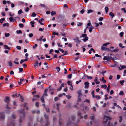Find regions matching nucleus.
<instances>
[{"instance_id":"nucleus-1","label":"nucleus","mask_w":126,"mask_h":126,"mask_svg":"<svg viewBox=\"0 0 126 126\" xmlns=\"http://www.w3.org/2000/svg\"><path fill=\"white\" fill-rule=\"evenodd\" d=\"M88 26L86 27L84 29V32H86L88 30H89V32H92V30L94 29V27L91 24V22L90 21H88V23L87 24Z\"/></svg>"},{"instance_id":"nucleus-2","label":"nucleus","mask_w":126,"mask_h":126,"mask_svg":"<svg viewBox=\"0 0 126 126\" xmlns=\"http://www.w3.org/2000/svg\"><path fill=\"white\" fill-rule=\"evenodd\" d=\"M111 118L110 117H108L105 115H104V121L103 123H106L107 122L108 120H110Z\"/></svg>"},{"instance_id":"nucleus-3","label":"nucleus","mask_w":126,"mask_h":126,"mask_svg":"<svg viewBox=\"0 0 126 126\" xmlns=\"http://www.w3.org/2000/svg\"><path fill=\"white\" fill-rule=\"evenodd\" d=\"M4 118L5 115L3 112H0V121L3 120Z\"/></svg>"},{"instance_id":"nucleus-4","label":"nucleus","mask_w":126,"mask_h":126,"mask_svg":"<svg viewBox=\"0 0 126 126\" xmlns=\"http://www.w3.org/2000/svg\"><path fill=\"white\" fill-rule=\"evenodd\" d=\"M112 58L111 57H109L108 56H104L103 59L104 60H107V61H109L110 59H112Z\"/></svg>"},{"instance_id":"nucleus-5","label":"nucleus","mask_w":126,"mask_h":126,"mask_svg":"<svg viewBox=\"0 0 126 126\" xmlns=\"http://www.w3.org/2000/svg\"><path fill=\"white\" fill-rule=\"evenodd\" d=\"M84 84L85 85L84 86V88H85L87 89L89 88V83L87 82H85L84 83Z\"/></svg>"},{"instance_id":"nucleus-6","label":"nucleus","mask_w":126,"mask_h":126,"mask_svg":"<svg viewBox=\"0 0 126 126\" xmlns=\"http://www.w3.org/2000/svg\"><path fill=\"white\" fill-rule=\"evenodd\" d=\"M18 60V59L17 58H15V60L14 61L13 63L15 64H19V63L17 61Z\"/></svg>"},{"instance_id":"nucleus-7","label":"nucleus","mask_w":126,"mask_h":126,"mask_svg":"<svg viewBox=\"0 0 126 126\" xmlns=\"http://www.w3.org/2000/svg\"><path fill=\"white\" fill-rule=\"evenodd\" d=\"M8 65L10 67H12V66L13 63L12 62L10 61H9L8 62Z\"/></svg>"},{"instance_id":"nucleus-8","label":"nucleus","mask_w":126,"mask_h":126,"mask_svg":"<svg viewBox=\"0 0 126 126\" xmlns=\"http://www.w3.org/2000/svg\"><path fill=\"white\" fill-rule=\"evenodd\" d=\"M101 49L102 50H108V49L106 48L105 47L103 46V45L101 46Z\"/></svg>"},{"instance_id":"nucleus-9","label":"nucleus","mask_w":126,"mask_h":126,"mask_svg":"<svg viewBox=\"0 0 126 126\" xmlns=\"http://www.w3.org/2000/svg\"><path fill=\"white\" fill-rule=\"evenodd\" d=\"M120 66L121 67V68H120L119 67V68L120 70H121L123 69H125L126 68V66L125 65H120Z\"/></svg>"},{"instance_id":"nucleus-10","label":"nucleus","mask_w":126,"mask_h":126,"mask_svg":"<svg viewBox=\"0 0 126 126\" xmlns=\"http://www.w3.org/2000/svg\"><path fill=\"white\" fill-rule=\"evenodd\" d=\"M20 95V94H13L12 95V96L13 97H18Z\"/></svg>"},{"instance_id":"nucleus-11","label":"nucleus","mask_w":126,"mask_h":126,"mask_svg":"<svg viewBox=\"0 0 126 126\" xmlns=\"http://www.w3.org/2000/svg\"><path fill=\"white\" fill-rule=\"evenodd\" d=\"M9 20L10 22H12V21H15V19H14V18L13 17H11L9 18Z\"/></svg>"},{"instance_id":"nucleus-12","label":"nucleus","mask_w":126,"mask_h":126,"mask_svg":"<svg viewBox=\"0 0 126 126\" xmlns=\"http://www.w3.org/2000/svg\"><path fill=\"white\" fill-rule=\"evenodd\" d=\"M9 101V97H6L4 100V101L5 102L8 103Z\"/></svg>"},{"instance_id":"nucleus-13","label":"nucleus","mask_w":126,"mask_h":126,"mask_svg":"<svg viewBox=\"0 0 126 126\" xmlns=\"http://www.w3.org/2000/svg\"><path fill=\"white\" fill-rule=\"evenodd\" d=\"M76 39H75L76 40L75 42L77 43H79L81 42V41L79 40V37H77L76 38Z\"/></svg>"},{"instance_id":"nucleus-14","label":"nucleus","mask_w":126,"mask_h":126,"mask_svg":"<svg viewBox=\"0 0 126 126\" xmlns=\"http://www.w3.org/2000/svg\"><path fill=\"white\" fill-rule=\"evenodd\" d=\"M109 15L111 16L112 18H113L114 16V14L111 12L110 13Z\"/></svg>"},{"instance_id":"nucleus-15","label":"nucleus","mask_w":126,"mask_h":126,"mask_svg":"<svg viewBox=\"0 0 126 126\" xmlns=\"http://www.w3.org/2000/svg\"><path fill=\"white\" fill-rule=\"evenodd\" d=\"M44 20V19L43 18H42L41 20H39V22L41 25H44L43 23H42L41 22H42V21Z\"/></svg>"},{"instance_id":"nucleus-16","label":"nucleus","mask_w":126,"mask_h":126,"mask_svg":"<svg viewBox=\"0 0 126 126\" xmlns=\"http://www.w3.org/2000/svg\"><path fill=\"white\" fill-rule=\"evenodd\" d=\"M84 76L87 77V79H93V77L91 76H89L87 75H85Z\"/></svg>"},{"instance_id":"nucleus-17","label":"nucleus","mask_w":126,"mask_h":126,"mask_svg":"<svg viewBox=\"0 0 126 126\" xmlns=\"http://www.w3.org/2000/svg\"><path fill=\"white\" fill-rule=\"evenodd\" d=\"M44 96H43L41 98V101L43 102L44 103L45 102L44 99Z\"/></svg>"},{"instance_id":"nucleus-18","label":"nucleus","mask_w":126,"mask_h":126,"mask_svg":"<svg viewBox=\"0 0 126 126\" xmlns=\"http://www.w3.org/2000/svg\"><path fill=\"white\" fill-rule=\"evenodd\" d=\"M118 48H117L116 49L113 50H111L110 51L111 52H116L118 51Z\"/></svg>"},{"instance_id":"nucleus-19","label":"nucleus","mask_w":126,"mask_h":126,"mask_svg":"<svg viewBox=\"0 0 126 126\" xmlns=\"http://www.w3.org/2000/svg\"><path fill=\"white\" fill-rule=\"evenodd\" d=\"M105 9L106 13L107 14L108 12L109 8L107 7H105Z\"/></svg>"},{"instance_id":"nucleus-20","label":"nucleus","mask_w":126,"mask_h":126,"mask_svg":"<svg viewBox=\"0 0 126 126\" xmlns=\"http://www.w3.org/2000/svg\"><path fill=\"white\" fill-rule=\"evenodd\" d=\"M4 48L6 49H10V48L8 47V46L6 45H5L4 46Z\"/></svg>"},{"instance_id":"nucleus-21","label":"nucleus","mask_w":126,"mask_h":126,"mask_svg":"<svg viewBox=\"0 0 126 126\" xmlns=\"http://www.w3.org/2000/svg\"><path fill=\"white\" fill-rule=\"evenodd\" d=\"M110 87L109 84L108 85V87L107 88V90L108 93L110 91Z\"/></svg>"},{"instance_id":"nucleus-22","label":"nucleus","mask_w":126,"mask_h":126,"mask_svg":"<svg viewBox=\"0 0 126 126\" xmlns=\"http://www.w3.org/2000/svg\"><path fill=\"white\" fill-rule=\"evenodd\" d=\"M38 65V62L37 61H36V63L34 64V66L35 68L37 67Z\"/></svg>"},{"instance_id":"nucleus-23","label":"nucleus","mask_w":126,"mask_h":126,"mask_svg":"<svg viewBox=\"0 0 126 126\" xmlns=\"http://www.w3.org/2000/svg\"><path fill=\"white\" fill-rule=\"evenodd\" d=\"M101 87L102 88H104L105 89H106L107 88V86L105 84L103 85H101Z\"/></svg>"},{"instance_id":"nucleus-24","label":"nucleus","mask_w":126,"mask_h":126,"mask_svg":"<svg viewBox=\"0 0 126 126\" xmlns=\"http://www.w3.org/2000/svg\"><path fill=\"white\" fill-rule=\"evenodd\" d=\"M123 44L122 43H120L119 44V46L120 47H121L123 48H124L125 47L124 46H123Z\"/></svg>"},{"instance_id":"nucleus-25","label":"nucleus","mask_w":126,"mask_h":126,"mask_svg":"<svg viewBox=\"0 0 126 126\" xmlns=\"http://www.w3.org/2000/svg\"><path fill=\"white\" fill-rule=\"evenodd\" d=\"M110 44V43L108 42V43H107L105 44H104L103 45V46H104L106 47L108 45Z\"/></svg>"},{"instance_id":"nucleus-26","label":"nucleus","mask_w":126,"mask_h":126,"mask_svg":"<svg viewBox=\"0 0 126 126\" xmlns=\"http://www.w3.org/2000/svg\"><path fill=\"white\" fill-rule=\"evenodd\" d=\"M93 98H97L98 99H100L101 98V97L99 96H98L96 95H94Z\"/></svg>"},{"instance_id":"nucleus-27","label":"nucleus","mask_w":126,"mask_h":126,"mask_svg":"<svg viewBox=\"0 0 126 126\" xmlns=\"http://www.w3.org/2000/svg\"><path fill=\"white\" fill-rule=\"evenodd\" d=\"M9 24L8 23H4L3 24V27H5L6 26H9Z\"/></svg>"},{"instance_id":"nucleus-28","label":"nucleus","mask_w":126,"mask_h":126,"mask_svg":"<svg viewBox=\"0 0 126 126\" xmlns=\"http://www.w3.org/2000/svg\"><path fill=\"white\" fill-rule=\"evenodd\" d=\"M30 23L31 24L32 27H33L34 26L33 25L34 24V21H31Z\"/></svg>"},{"instance_id":"nucleus-29","label":"nucleus","mask_w":126,"mask_h":126,"mask_svg":"<svg viewBox=\"0 0 126 126\" xmlns=\"http://www.w3.org/2000/svg\"><path fill=\"white\" fill-rule=\"evenodd\" d=\"M88 37H86L84 39H83V40L84 42H85L86 41L88 40Z\"/></svg>"},{"instance_id":"nucleus-30","label":"nucleus","mask_w":126,"mask_h":126,"mask_svg":"<svg viewBox=\"0 0 126 126\" xmlns=\"http://www.w3.org/2000/svg\"><path fill=\"white\" fill-rule=\"evenodd\" d=\"M23 12L21 9L18 11V14L19 15L21 14Z\"/></svg>"},{"instance_id":"nucleus-31","label":"nucleus","mask_w":126,"mask_h":126,"mask_svg":"<svg viewBox=\"0 0 126 126\" xmlns=\"http://www.w3.org/2000/svg\"><path fill=\"white\" fill-rule=\"evenodd\" d=\"M5 20V18H1L0 20V22L1 23H3V21L4 20Z\"/></svg>"},{"instance_id":"nucleus-32","label":"nucleus","mask_w":126,"mask_h":126,"mask_svg":"<svg viewBox=\"0 0 126 126\" xmlns=\"http://www.w3.org/2000/svg\"><path fill=\"white\" fill-rule=\"evenodd\" d=\"M56 14V12L53 11L51 12V16H53L54 15H55Z\"/></svg>"},{"instance_id":"nucleus-33","label":"nucleus","mask_w":126,"mask_h":126,"mask_svg":"<svg viewBox=\"0 0 126 126\" xmlns=\"http://www.w3.org/2000/svg\"><path fill=\"white\" fill-rule=\"evenodd\" d=\"M93 12V11L92 10H90L87 11V13L89 14L90 13H92Z\"/></svg>"},{"instance_id":"nucleus-34","label":"nucleus","mask_w":126,"mask_h":126,"mask_svg":"<svg viewBox=\"0 0 126 126\" xmlns=\"http://www.w3.org/2000/svg\"><path fill=\"white\" fill-rule=\"evenodd\" d=\"M40 6L42 7H44L45 8L46 7V6L43 4H40Z\"/></svg>"},{"instance_id":"nucleus-35","label":"nucleus","mask_w":126,"mask_h":126,"mask_svg":"<svg viewBox=\"0 0 126 126\" xmlns=\"http://www.w3.org/2000/svg\"><path fill=\"white\" fill-rule=\"evenodd\" d=\"M5 37H7L9 36L10 35V34L9 33H5Z\"/></svg>"},{"instance_id":"nucleus-36","label":"nucleus","mask_w":126,"mask_h":126,"mask_svg":"<svg viewBox=\"0 0 126 126\" xmlns=\"http://www.w3.org/2000/svg\"><path fill=\"white\" fill-rule=\"evenodd\" d=\"M124 93L122 91H121L120 92L119 94L120 95H123L124 94Z\"/></svg>"},{"instance_id":"nucleus-37","label":"nucleus","mask_w":126,"mask_h":126,"mask_svg":"<svg viewBox=\"0 0 126 126\" xmlns=\"http://www.w3.org/2000/svg\"><path fill=\"white\" fill-rule=\"evenodd\" d=\"M77 93L78 94V96H80L81 95V92L80 91H78Z\"/></svg>"},{"instance_id":"nucleus-38","label":"nucleus","mask_w":126,"mask_h":126,"mask_svg":"<svg viewBox=\"0 0 126 126\" xmlns=\"http://www.w3.org/2000/svg\"><path fill=\"white\" fill-rule=\"evenodd\" d=\"M82 23L78 22L77 23V25L78 26H79L82 25Z\"/></svg>"},{"instance_id":"nucleus-39","label":"nucleus","mask_w":126,"mask_h":126,"mask_svg":"<svg viewBox=\"0 0 126 126\" xmlns=\"http://www.w3.org/2000/svg\"><path fill=\"white\" fill-rule=\"evenodd\" d=\"M66 97L68 99H69L71 97V96L69 95H66Z\"/></svg>"},{"instance_id":"nucleus-40","label":"nucleus","mask_w":126,"mask_h":126,"mask_svg":"<svg viewBox=\"0 0 126 126\" xmlns=\"http://www.w3.org/2000/svg\"><path fill=\"white\" fill-rule=\"evenodd\" d=\"M81 115V113L80 112H79L78 113V115L79 116H80V119H82V118L83 117L82 116H81L80 115Z\"/></svg>"},{"instance_id":"nucleus-41","label":"nucleus","mask_w":126,"mask_h":126,"mask_svg":"<svg viewBox=\"0 0 126 126\" xmlns=\"http://www.w3.org/2000/svg\"><path fill=\"white\" fill-rule=\"evenodd\" d=\"M29 11V8L28 7H26L25 9V11L26 12H28Z\"/></svg>"},{"instance_id":"nucleus-42","label":"nucleus","mask_w":126,"mask_h":126,"mask_svg":"<svg viewBox=\"0 0 126 126\" xmlns=\"http://www.w3.org/2000/svg\"><path fill=\"white\" fill-rule=\"evenodd\" d=\"M125 81L124 80H121L120 81V83L121 84L123 85V83Z\"/></svg>"},{"instance_id":"nucleus-43","label":"nucleus","mask_w":126,"mask_h":126,"mask_svg":"<svg viewBox=\"0 0 126 126\" xmlns=\"http://www.w3.org/2000/svg\"><path fill=\"white\" fill-rule=\"evenodd\" d=\"M53 35H59L58 33L57 32H53L52 33Z\"/></svg>"},{"instance_id":"nucleus-44","label":"nucleus","mask_w":126,"mask_h":126,"mask_svg":"<svg viewBox=\"0 0 126 126\" xmlns=\"http://www.w3.org/2000/svg\"><path fill=\"white\" fill-rule=\"evenodd\" d=\"M124 34V32H121L120 34V35L121 37H122L123 36Z\"/></svg>"},{"instance_id":"nucleus-45","label":"nucleus","mask_w":126,"mask_h":126,"mask_svg":"<svg viewBox=\"0 0 126 126\" xmlns=\"http://www.w3.org/2000/svg\"><path fill=\"white\" fill-rule=\"evenodd\" d=\"M119 118H120V120H119V122H121V121H122V117L121 116H120L119 117Z\"/></svg>"},{"instance_id":"nucleus-46","label":"nucleus","mask_w":126,"mask_h":126,"mask_svg":"<svg viewBox=\"0 0 126 126\" xmlns=\"http://www.w3.org/2000/svg\"><path fill=\"white\" fill-rule=\"evenodd\" d=\"M36 15V14L34 13V12H33L32 14V17H35V16Z\"/></svg>"},{"instance_id":"nucleus-47","label":"nucleus","mask_w":126,"mask_h":126,"mask_svg":"<svg viewBox=\"0 0 126 126\" xmlns=\"http://www.w3.org/2000/svg\"><path fill=\"white\" fill-rule=\"evenodd\" d=\"M121 76L120 75H117V79H119L120 78Z\"/></svg>"},{"instance_id":"nucleus-48","label":"nucleus","mask_w":126,"mask_h":126,"mask_svg":"<svg viewBox=\"0 0 126 126\" xmlns=\"http://www.w3.org/2000/svg\"><path fill=\"white\" fill-rule=\"evenodd\" d=\"M84 102H86L88 103H89L90 102V100L87 99H86L84 101Z\"/></svg>"},{"instance_id":"nucleus-49","label":"nucleus","mask_w":126,"mask_h":126,"mask_svg":"<svg viewBox=\"0 0 126 126\" xmlns=\"http://www.w3.org/2000/svg\"><path fill=\"white\" fill-rule=\"evenodd\" d=\"M114 93V91H113V90H111L110 91V94L111 95H112Z\"/></svg>"},{"instance_id":"nucleus-50","label":"nucleus","mask_w":126,"mask_h":126,"mask_svg":"<svg viewBox=\"0 0 126 126\" xmlns=\"http://www.w3.org/2000/svg\"><path fill=\"white\" fill-rule=\"evenodd\" d=\"M37 45L36 44H35L34 46H33V48H35L36 47H37Z\"/></svg>"},{"instance_id":"nucleus-51","label":"nucleus","mask_w":126,"mask_h":126,"mask_svg":"<svg viewBox=\"0 0 126 126\" xmlns=\"http://www.w3.org/2000/svg\"><path fill=\"white\" fill-rule=\"evenodd\" d=\"M107 94H105V97L106 98H105L104 99L105 100H107L108 99V98L107 97Z\"/></svg>"},{"instance_id":"nucleus-52","label":"nucleus","mask_w":126,"mask_h":126,"mask_svg":"<svg viewBox=\"0 0 126 126\" xmlns=\"http://www.w3.org/2000/svg\"><path fill=\"white\" fill-rule=\"evenodd\" d=\"M91 94L93 97L95 95H94V91H93L92 92Z\"/></svg>"},{"instance_id":"nucleus-53","label":"nucleus","mask_w":126,"mask_h":126,"mask_svg":"<svg viewBox=\"0 0 126 126\" xmlns=\"http://www.w3.org/2000/svg\"><path fill=\"white\" fill-rule=\"evenodd\" d=\"M56 69L57 70L58 72H59L60 70V68L59 67H57L56 68Z\"/></svg>"},{"instance_id":"nucleus-54","label":"nucleus","mask_w":126,"mask_h":126,"mask_svg":"<svg viewBox=\"0 0 126 126\" xmlns=\"http://www.w3.org/2000/svg\"><path fill=\"white\" fill-rule=\"evenodd\" d=\"M72 74L69 75L68 76V78L69 79H71L72 77Z\"/></svg>"},{"instance_id":"nucleus-55","label":"nucleus","mask_w":126,"mask_h":126,"mask_svg":"<svg viewBox=\"0 0 126 126\" xmlns=\"http://www.w3.org/2000/svg\"><path fill=\"white\" fill-rule=\"evenodd\" d=\"M19 71L20 72H22L23 71V69L22 68H19Z\"/></svg>"},{"instance_id":"nucleus-56","label":"nucleus","mask_w":126,"mask_h":126,"mask_svg":"<svg viewBox=\"0 0 126 126\" xmlns=\"http://www.w3.org/2000/svg\"><path fill=\"white\" fill-rule=\"evenodd\" d=\"M68 84L69 85H72L71 83V82L69 81H68L67 82Z\"/></svg>"},{"instance_id":"nucleus-57","label":"nucleus","mask_w":126,"mask_h":126,"mask_svg":"<svg viewBox=\"0 0 126 126\" xmlns=\"http://www.w3.org/2000/svg\"><path fill=\"white\" fill-rule=\"evenodd\" d=\"M59 50L63 53L64 52V51L62 49L59 48Z\"/></svg>"},{"instance_id":"nucleus-58","label":"nucleus","mask_w":126,"mask_h":126,"mask_svg":"<svg viewBox=\"0 0 126 126\" xmlns=\"http://www.w3.org/2000/svg\"><path fill=\"white\" fill-rule=\"evenodd\" d=\"M80 13L83 14L84 12V10L83 9H82L80 11Z\"/></svg>"},{"instance_id":"nucleus-59","label":"nucleus","mask_w":126,"mask_h":126,"mask_svg":"<svg viewBox=\"0 0 126 126\" xmlns=\"http://www.w3.org/2000/svg\"><path fill=\"white\" fill-rule=\"evenodd\" d=\"M82 37L84 38L86 37V35L85 34H82Z\"/></svg>"},{"instance_id":"nucleus-60","label":"nucleus","mask_w":126,"mask_h":126,"mask_svg":"<svg viewBox=\"0 0 126 126\" xmlns=\"http://www.w3.org/2000/svg\"><path fill=\"white\" fill-rule=\"evenodd\" d=\"M16 47V48L18 50H20L21 49V47H20L19 46H17Z\"/></svg>"},{"instance_id":"nucleus-61","label":"nucleus","mask_w":126,"mask_h":126,"mask_svg":"<svg viewBox=\"0 0 126 126\" xmlns=\"http://www.w3.org/2000/svg\"><path fill=\"white\" fill-rule=\"evenodd\" d=\"M64 52L65 53L62 55V56H63L64 55H66L67 54V51H64Z\"/></svg>"},{"instance_id":"nucleus-62","label":"nucleus","mask_w":126,"mask_h":126,"mask_svg":"<svg viewBox=\"0 0 126 126\" xmlns=\"http://www.w3.org/2000/svg\"><path fill=\"white\" fill-rule=\"evenodd\" d=\"M58 99H59V98L58 97H56L54 98V100L55 101H57Z\"/></svg>"},{"instance_id":"nucleus-63","label":"nucleus","mask_w":126,"mask_h":126,"mask_svg":"<svg viewBox=\"0 0 126 126\" xmlns=\"http://www.w3.org/2000/svg\"><path fill=\"white\" fill-rule=\"evenodd\" d=\"M103 20V17H100L99 19V20L100 21H102Z\"/></svg>"},{"instance_id":"nucleus-64","label":"nucleus","mask_w":126,"mask_h":126,"mask_svg":"<svg viewBox=\"0 0 126 126\" xmlns=\"http://www.w3.org/2000/svg\"><path fill=\"white\" fill-rule=\"evenodd\" d=\"M19 26L20 28H22L23 26V25L22 24H19Z\"/></svg>"}]
</instances>
